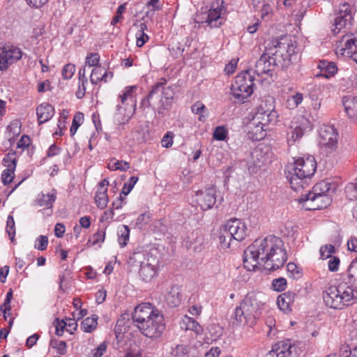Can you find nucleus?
<instances>
[{"label":"nucleus","mask_w":357,"mask_h":357,"mask_svg":"<svg viewBox=\"0 0 357 357\" xmlns=\"http://www.w3.org/2000/svg\"><path fill=\"white\" fill-rule=\"evenodd\" d=\"M354 20L353 9L349 3H344L339 6L338 10L335 13L332 24V32L336 35L343 29H349Z\"/></svg>","instance_id":"obj_7"},{"label":"nucleus","mask_w":357,"mask_h":357,"mask_svg":"<svg viewBox=\"0 0 357 357\" xmlns=\"http://www.w3.org/2000/svg\"><path fill=\"white\" fill-rule=\"evenodd\" d=\"M297 294L291 291H288L278 296L277 304L278 307L284 312L291 311V305L294 303Z\"/></svg>","instance_id":"obj_22"},{"label":"nucleus","mask_w":357,"mask_h":357,"mask_svg":"<svg viewBox=\"0 0 357 357\" xmlns=\"http://www.w3.org/2000/svg\"><path fill=\"white\" fill-rule=\"evenodd\" d=\"M186 330L192 331L197 334H199L202 331L201 326L195 320L190 317L187 318Z\"/></svg>","instance_id":"obj_48"},{"label":"nucleus","mask_w":357,"mask_h":357,"mask_svg":"<svg viewBox=\"0 0 357 357\" xmlns=\"http://www.w3.org/2000/svg\"><path fill=\"white\" fill-rule=\"evenodd\" d=\"M247 227L240 219H231L220 229L219 240L223 248H229L232 240L243 241L246 236Z\"/></svg>","instance_id":"obj_5"},{"label":"nucleus","mask_w":357,"mask_h":357,"mask_svg":"<svg viewBox=\"0 0 357 357\" xmlns=\"http://www.w3.org/2000/svg\"><path fill=\"white\" fill-rule=\"evenodd\" d=\"M105 238V231L103 230L98 229V231L94 234L91 239L87 242L88 246H92L99 243L104 242Z\"/></svg>","instance_id":"obj_38"},{"label":"nucleus","mask_w":357,"mask_h":357,"mask_svg":"<svg viewBox=\"0 0 357 357\" xmlns=\"http://www.w3.org/2000/svg\"><path fill=\"white\" fill-rule=\"evenodd\" d=\"M118 241L121 247H124L127 245V241L129 240L130 229L127 225H122L118 230Z\"/></svg>","instance_id":"obj_33"},{"label":"nucleus","mask_w":357,"mask_h":357,"mask_svg":"<svg viewBox=\"0 0 357 357\" xmlns=\"http://www.w3.org/2000/svg\"><path fill=\"white\" fill-rule=\"evenodd\" d=\"M139 331L146 337L157 339L160 337L165 329V324L163 314L155 312L154 317L137 328Z\"/></svg>","instance_id":"obj_8"},{"label":"nucleus","mask_w":357,"mask_h":357,"mask_svg":"<svg viewBox=\"0 0 357 357\" xmlns=\"http://www.w3.org/2000/svg\"><path fill=\"white\" fill-rule=\"evenodd\" d=\"M222 14L223 10L219 6L218 3H216V6L213 3L208 11L206 22L211 27H219L223 23Z\"/></svg>","instance_id":"obj_21"},{"label":"nucleus","mask_w":357,"mask_h":357,"mask_svg":"<svg viewBox=\"0 0 357 357\" xmlns=\"http://www.w3.org/2000/svg\"><path fill=\"white\" fill-rule=\"evenodd\" d=\"M345 193L350 200L357 199V178L354 182L349 183L345 188Z\"/></svg>","instance_id":"obj_35"},{"label":"nucleus","mask_w":357,"mask_h":357,"mask_svg":"<svg viewBox=\"0 0 357 357\" xmlns=\"http://www.w3.org/2000/svg\"><path fill=\"white\" fill-rule=\"evenodd\" d=\"M155 312L160 311L149 303H143L135 307L132 318L135 326L138 328L146 321L155 316Z\"/></svg>","instance_id":"obj_15"},{"label":"nucleus","mask_w":357,"mask_h":357,"mask_svg":"<svg viewBox=\"0 0 357 357\" xmlns=\"http://www.w3.org/2000/svg\"><path fill=\"white\" fill-rule=\"evenodd\" d=\"M252 70H247L239 73L231 86V93L234 102L243 103L253 93L255 77L251 74Z\"/></svg>","instance_id":"obj_6"},{"label":"nucleus","mask_w":357,"mask_h":357,"mask_svg":"<svg viewBox=\"0 0 357 357\" xmlns=\"http://www.w3.org/2000/svg\"><path fill=\"white\" fill-rule=\"evenodd\" d=\"M83 119L84 115L82 112H77L75 113L71 127L70 128L71 136H73L76 133L79 126H80V122L82 121Z\"/></svg>","instance_id":"obj_37"},{"label":"nucleus","mask_w":357,"mask_h":357,"mask_svg":"<svg viewBox=\"0 0 357 357\" xmlns=\"http://www.w3.org/2000/svg\"><path fill=\"white\" fill-rule=\"evenodd\" d=\"M143 258V255L139 252H135L130 256L129 263L134 265L135 262H138L140 264V269L139 271V276L145 282L151 281L156 274V268L153 264L149 259L146 261H141Z\"/></svg>","instance_id":"obj_14"},{"label":"nucleus","mask_w":357,"mask_h":357,"mask_svg":"<svg viewBox=\"0 0 357 357\" xmlns=\"http://www.w3.org/2000/svg\"><path fill=\"white\" fill-rule=\"evenodd\" d=\"M289 168L292 169V171H294L298 176L306 178L312 176L315 173L317 162L313 156L308 155L305 158H297Z\"/></svg>","instance_id":"obj_13"},{"label":"nucleus","mask_w":357,"mask_h":357,"mask_svg":"<svg viewBox=\"0 0 357 357\" xmlns=\"http://www.w3.org/2000/svg\"><path fill=\"white\" fill-rule=\"evenodd\" d=\"M98 317L96 314L92 315L91 317L84 319L81 324V328L83 331L86 333H91L94 330L98 324Z\"/></svg>","instance_id":"obj_31"},{"label":"nucleus","mask_w":357,"mask_h":357,"mask_svg":"<svg viewBox=\"0 0 357 357\" xmlns=\"http://www.w3.org/2000/svg\"><path fill=\"white\" fill-rule=\"evenodd\" d=\"M320 255L323 259L332 257V255L335 252V250L332 245H326L320 248Z\"/></svg>","instance_id":"obj_47"},{"label":"nucleus","mask_w":357,"mask_h":357,"mask_svg":"<svg viewBox=\"0 0 357 357\" xmlns=\"http://www.w3.org/2000/svg\"><path fill=\"white\" fill-rule=\"evenodd\" d=\"M56 198V191L53 189L47 194L40 193L38 195L36 202L40 206L51 208Z\"/></svg>","instance_id":"obj_28"},{"label":"nucleus","mask_w":357,"mask_h":357,"mask_svg":"<svg viewBox=\"0 0 357 357\" xmlns=\"http://www.w3.org/2000/svg\"><path fill=\"white\" fill-rule=\"evenodd\" d=\"M194 197L195 202L203 211L211 209L217 202L215 188L209 187L197 190Z\"/></svg>","instance_id":"obj_17"},{"label":"nucleus","mask_w":357,"mask_h":357,"mask_svg":"<svg viewBox=\"0 0 357 357\" xmlns=\"http://www.w3.org/2000/svg\"><path fill=\"white\" fill-rule=\"evenodd\" d=\"M167 80L165 78H161L153 86L149 93V98L153 102V104L157 106V109L159 114H162V111L167 109L169 107V102H165L162 96V89L163 86H166Z\"/></svg>","instance_id":"obj_19"},{"label":"nucleus","mask_w":357,"mask_h":357,"mask_svg":"<svg viewBox=\"0 0 357 357\" xmlns=\"http://www.w3.org/2000/svg\"><path fill=\"white\" fill-rule=\"evenodd\" d=\"M295 43L290 36L286 35L271 41L265 48L272 59L275 60L278 68L285 70L291 64L296 54Z\"/></svg>","instance_id":"obj_3"},{"label":"nucleus","mask_w":357,"mask_h":357,"mask_svg":"<svg viewBox=\"0 0 357 357\" xmlns=\"http://www.w3.org/2000/svg\"><path fill=\"white\" fill-rule=\"evenodd\" d=\"M54 114V108L48 103H43L36 108L38 124L41 125L49 121Z\"/></svg>","instance_id":"obj_24"},{"label":"nucleus","mask_w":357,"mask_h":357,"mask_svg":"<svg viewBox=\"0 0 357 357\" xmlns=\"http://www.w3.org/2000/svg\"><path fill=\"white\" fill-rule=\"evenodd\" d=\"M303 100V96L301 93H296L287 100V104L289 107L295 108L300 105Z\"/></svg>","instance_id":"obj_42"},{"label":"nucleus","mask_w":357,"mask_h":357,"mask_svg":"<svg viewBox=\"0 0 357 357\" xmlns=\"http://www.w3.org/2000/svg\"><path fill=\"white\" fill-rule=\"evenodd\" d=\"M107 345L105 342H102L97 348L94 349L93 357H102L106 351Z\"/></svg>","instance_id":"obj_64"},{"label":"nucleus","mask_w":357,"mask_h":357,"mask_svg":"<svg viewBox=\"0 0 357 357\" xmlns=\"http://www.w3.org/2000/svg\"><path fill=\"white\" fill-rule=\"evenodd\" d=\"M299 201L306 210H320L329 206L332 199L329 195H320L309 192L302 194Z\"/></svg>","instance_id":"obj_12"},{"label":"nucleus","mask_w":357,"mask_h":357,"mask_svg":"<svg viewBox=\"0 0 357 357\" xmlns=\"http://www.w3.org/2000/svg\"><path fill=\"white\" fill-rule=\"evenodd\" d=\"M138 181V177L137 176H131L128 181L125 183L121 190V194L124 196H127L130 192L132 190L134 185Z\"/></svg>","instance_id":"obj_41"},{"label":"nucleus","mask_w":357,"mask_h":357,"mask_svg":"<svg viewBox=\"0 0 357 357\" xmlns=\"http://www.w3.org/2000/svg\"><path fill=\"white\" fill-rule=\"evenodd\" d=\"M136 89H137V86H127L126 88V90H125V92L123 93V94L119 96V98H121V102L123 104L125 102V101L130 96H132V92L134 91H135Z\"/></svg>","instance_id":"obj_62"},{"label":"nucleus","mask_w":357,"mask_h":357,"mask_svg":"<svg viewBox=\"0 0 357 357\" xmlns=\"http://www.w3.org/2000/svg\"><path fill=\"white\" fill-rule=\"evenodd\" d=\"M6 232L8 233L11 241H13L15 234V229L14 218L11 215H9L7 219Z\"/></svg>","instance_id":"obj_44"},{"label":"nucleus","mask_w":357,"mask_h":357,"mask_svg":"<svg viewBox=\"0 0 357 357\" xmlns=\"http://www.w3.org/2000/svg\"><path fill=\"white\" fill-rule=\"evenodd\" d=\"M75 71V66L72 63L66 64L62 69V77L65 79H70Z\"/></svg>","instance_id":"obj_46"},{"label":"nucleus","mask_w":357,"mask_h":357,"mask_svg":"<svg viewBox=\"0 0 357 357\" xmlns=\"http://www.w3.org/2000/svg\"><path fill=\"white\" fill-rule=\"evenodd\" d=\"M287 272L291 275V277L296 279H298L301 277V273L298 269L297 265L294 263L289 262L287 265Z\"/></svg>","instance_id":"obj_52"},{"label":"nucleus","mask_w":357,"mask_h":357,"mask_svg":"<svg viewBox=\"0 0 357 357\" xmlns=\"http://www.w3.org/2000/svg\"><path fill=\"white\" fill-rule=\"evenodd\" d=\"M192 111L193 113L199 114L198 119L200 121H205L206 119L207 109L201 102H197L192 106Z\"/></svg>","instance_id":"obj_34"},{"label":"nucleus","mask_w":357,"mask_h":357,"mask_svg":"<svg viewBox=\"0 0 357 357\" xmlns=\"http://www.w3.org/2000/svg\"><path fill=\"white\" fill-rule=\"evenodd\" d=\"M103 72L104 68L100 66L94 68L90 77L91 82L93 84H97L99 82L102 81Z\"/></svg>","instance_id":"obj_39"},{"label":"nucleus","mask_w":357,"mask_h":357,"mask_svg":"<svg viewBox=\"0 0 357 357\" xmlns=\"http://www.w3.org/2000/svg\"><path fill=\"white\" fill-rule=\"evenodd\" d=\"M189 351V348L186 345L178 344L172 349V354L175 356H181L187 354Z\"/></svg>","instance_id":"obj_55"},{"label":"nucleus","mask_w":357,"mask_h":357,"mask_svg":"<svg viewBox=\"0 0 357 357\" xmlns=\"http://www.w3.org/2000/svg\"><path fill=\"white\" fill-rule=\"evenodd\" d=\"M305 123H308L307 121L301 117V121L300 124L297 123H293L289 131L287 132V142L289 145H292L296 141L300 139L304 133V127Z\"/></svg>","instance_id":"obj_23"},{"label":"nucleus","mask_w":357,"mask_h":357,"mask_svg":"<svg viewBox=\"0 0 357 357\" xmlns=\"http://www.w3.org/2000/svg\"><path fill=\"white\" fill-rule=\"evenodd\" d=\"M265 127V126H262L261 124L252 125V121L250 123V130L249 132L252 135V137L254 140H260L266 136Z\"/></svg>","instance_id":"obj_32"},{"label":"nucleus","mask_w":357,"mask_h":357,"mask_svg":"<svg viewBox=\"0 0 357 357\" xmlns=\"http://www.w3.org/2000/svg\"><path fill=\"white\" fill-rule=\"evenodd\" d=\"M340 259L337 257H331L328 261V269L331 272H336L339 268Z\"/></svg>","instance_id":"obj_61"},{"label":"nucleus","mask_w":357,"mask_h":357,"mask_svg":"<svg viewBox=\"0 0 357 357\" xmlns=\"http://www.w3.org/2000/svg\"><path fill=\"white\" fill-rule=\"evenodd\" d=\"M99 58L100 57L98 54L91 53L89 55L86 56V64L89 65L91 67H98V64L99 63Z\"/></svg>","instance_id":"obj_59"},{"label":"nucleus","mask_w":357,"mask_h":357,"mask_svg":"<svg viewBox=\"0 0 357 357\" xmlns=\"http://www.w3.org/2000/svg\"><path fill=\"white\" fill-rule=\"evenodd\" d=\"M273 98H270L264 104H261L257 108V111L252 120V125H259L267 126L271 123H275L278 117L277 112L271 103Z\"/></svg>","instance_id":"obj_9"},{"label":"nucleus","mask_w":357,"mask_h":357,"mask_svg":"<svg viewBox=\"0 0 357 357\" xmlns=\"http://www.w3.org/2000/svg\"><path fill=\"white\" fill-rule=\"evenodd\" d=\"M112 170H121L126 171L129 169L130 165L128 162L123 160L115 161L112 164L110 162L108 167Z\"/></svg>","instance_id":"obj_51"},{"label":"nucleus","mask_w":357,"mask_h":357,"mask_svg":"<svg viewBox=\"0 0 357 357\" xmlns=\"http://www.w3.org/2000/svg\"><path fill=\"white\" fill-rule=\"evenodd\" d=\"M276 68H278V63L272 59V56L268 54L265 48V52L256 62L254 73L264 79L268 77L273 78L275 76Z\"/></svg>","instance_id":"obj_11"},{"label":"nucleus","mask_w":357,"mask_h":357,"mask_svg":"<svg viewBox=\"0 0 357 357\" xmlns=\"http://www.w3.org/2000/svg\"><path fill=\"white\" fill-rule=\"evenodd\" d=\"M14 169L6 168L4 169L1 174L2 183L6 185L12 182L14 178Z\"/></svg>","instance_id":"obj_50"},{"label":"nucleus","mask_w":357,"mask_h":357,"mask_svg":"<svg viewBox=\"0 0 357 357\" xmlns=\"http://www.w3.org/2000/svg\"><path fill=\"white\" fill-rule=\"evenodd\" d=\"M151 219V214L149 212L142 213L136 220V225L142 227L149 223Z\"/></svg>","instance_id":"obj_58"},{"label":"nucleus","mask_w":357,"mask_h":357,"mask_svg":"<svg viewBox=\"0 0 357 357\" xmlns=\"http://www.w3.org/2000/svg\"><path fill=\"white\" fill-rule=\"evenodd\" d=\"M287 260L283 241L275 236L256 239L244 251L243 265L248 271H255L264 264V269L273 271L279 269Z\"/></svg>","instance_id":"obj_1"},{"label":"nucleus","mask_w":357,"mask_h":357,"mask_svg":"<svg viewBox=\"0 0 357 357\" xmlns=\"http://www.w3.org/2000/svg\"><path fill=\"white\" fill-rule=\"evenodd\" d=\"M182 296L178 286H172L165 295V301L171 307L178 306L181 301Z\"/></svg>","instance_id":"obj_25"},{"label":"nucleus","mask_w":357,"mask_h":357,"mask_svg":"<svg viewBox=\"0 0 357 357\" xmlns=\"http://www.w3.org/2000/svg\"><path fill=\"white\" fill-rule=\"evenodd\" d=\"M266 296L261 292H249L234 310L233 326L252 327L261 313Z\"/></svg>","instance_id":"obj_2"},{"label":"nucleus","mask_w":357,"mask_h":357,"mask_svg":"<svg viewBox=\"0 0 357 357\" xmlns=\"http://www.w3.org/2000/svg\"><path fill=\"white\" fill-rule=\"evenodd\" d=\"M344 47L340 48L337 52L342 56L351 58L357 63V36L351 33L342 38Z\"/></svg>","instance_id":"obj_20"},{"label":"nucleus","mask_w":357,"mask_h":357,"mask_svg":"<svg viewBox=\"0 0 357 357\" xmlns=\"http://www.w3.org/2000/svg\"><path fill=\"white\" fill-rule=\"evenodd\" d=\"M174 135L171 132H167L162 137L161 143L162 146L165 148H169L173 144Z\"/></svg>","instance_id":"obj_60"},{"label":"nucleus","mask_w":357,"mask_h":357,"mask_svg":"<svg viewBox=\"0 0 357 357\" xmlns=\"http://www.w3.org/2000/svg\"><path fill=\"white\" fill-rule=\"evenodd\" d=\"M298 354V347L287 340L275 344L266 357H296Z\"/></svg>","instance_id":"obj_18"},{"label":"nucleus","mask_w":357,"mask_h":357,"mask_svg":"<svg viewBox=\"0 0 357 357\" xmlns=\"http://www.w3.org/2000/svg\"><path fill=\"white\" fill-rule=\"evenodd\" d=\"M15 155V152L8 153L3 159V163L8 169H14L16 167V159L13 158Z\"/></svg>","instance_id":"obj_45"},{"label":"nucleus","mask_w":357,"mask_h":357,"mask_svg":"<svg viewBox=\"0 0 357 357\" xmlns=\"http://www.w3.org/2000/svg\"><path fill=\"white\" fill-rule=\"evenodd\" d=\"M50 347L56 349L58 354L63 355L66 353V342L64 341H58L54 338H52L50 342Z\"/></svg>","instance_id":"obj_36"},{"label":"nucleus","mask_w":357,"mask_h":357,"mask_svg":"<svg viewBox=\"0 0 357 357\" xmlns=\"http://www.w3.org/2000/svg\"><path fill=\"white\" fill-rule=\"evenodd\" d=\"M22 56V52L17 47L6 45L0 48V70H6L10 65L17 62Z\"/></svg>","instance_id":"obj_16"},{"label":"nucleus","mask_w":357,"mask_h":357,"mask_svg":"<svg viewBox=\"0 0 357 357\" xmlns=\"http://www.w3.org/2000/svg\"><path fill=\"white\" fill-rule=\"evenodd\" d=\"M288 173L287 178L289 179L291 188L295 191L298 190L300 187L303 186V179L305 178L298 176L291 168L289 169Z\"/></svg>","instance_id":"obj_30"},{"label":"nucleus","mask_w":357,"mask_h":357,"mask_svg":"<svg viewBox=\"0 0 357 357\" xmlns=\"http://www.w3.org/2000/svg\"><path fill=\"white\" fill-rule=\"evenodd\" d=\"M161 93L165 102H169V104H170V100L173 99L174 95L172 86H163ZM170 105H169V106Z\"/></svg>","instance_id":"obj_49"},{"label":"nucleus","mask_w":357,"mask_h":357,"mask_svg":"<svg viewBox=\"0 0 357 357\" xmlns=\"http://www.w3.org/2000/svg\"><path fill=\"white\" fill-rule=\"evenodd\" d=\"M213 137L218 141H223L227 137V130L223 126H218L215 128Z\"/></svg>","instance_id":"obj_53"},{"label":"nucleus","mask_w":357,"mask_h":357,"mask_svg":"<svg viewBox=\"0 0 357 357\" xmlns=\"http://www.w3.org/2000/svg\"><path fill=\"white\" fill-rule=\"evenodd\" d=\"M335 190V187L332 185V183L326 181H321L314 185L313 187V190L311 192L314 193L315 195H329L331 193L334 192Z\"/></svg>","instance_id":"obj_29"},{"label":"nucleus","mask_w":357,"mask_h":357,"mask_svg":"<svg viewBox=\"0 0 357 357\" xmlns=\"http://www.w3.org/2000/svg\"><path fill=\"white\" fill-rule=\"evenodd\" d=\"M343 105L345 112L349 117L355 118L357 116V97L351 96L343 98Z\"/></svg>","instance_id":"obj_27"},{"label":"nucleus","mask_w":357,"mask_h":357,"mask_svg":"<svg viewBox=\"0 0 357 357\" xmlns=\"http://www.w3.org/2000/svg\"><path fill=\"white\" fill-rule=\"evenodd\" d=\"M317 67L321 70V72L325 73L324 76L326 78L334 76L338 70L335 63L333 61H327L325 60L319 61ZM319 76H323V75H317V77Z\"/></svg>","instance_id":"obj_26"},{"label":"nucleus","mask_w":357,"mask_h":357,"mask_svg":"<svg viewBox=\"0 0 357 357\" xmlns=\"http://www.w3.org/2000/svg\"><path fill=\"white\" fill-rule=\"evenodd\" d=\"M272 289L276 291H282L287 287V280L284 278L274 279L272 281Z\"/></svg>","instance_id":"obj_43"},{"label":"nucleus","mask_w":357,"mask_h":357,"mask_svg":"<svg viewBox=\"0 0 357 357\" xmlns=\"http://www.w3.org/2000/svg\"><path fill=\"white\" fill-rule=\"evenodd\" d=\"M319 144L326 153H331L337 147L339 134L332 125H323L319 129Z\"/></svg>","instance_id":"obj_10"},{"label":"nucleus","mask_w":357,"mask_h":357,"mask_svg":"<svg viewBox=\"0 0 357 357\" xmlns=\"http://www.w3.org/2000/svg\"><path fill=\"white\" fill-rule=\"evenodd\" d=\"M323 299L328 307L333 309H342L344 306L351 305L352 301L357 298L351 287L339 284L337 287H330L324 292Z\"/></svg>","instance_id":"obj_4"},{"label":"nucleus","mask_w":357,"mask_h":357,"mask_svg":"<svg viewBox=\"0 0 357 357\" xmlns=\"http://www.w3.org/2000/svg\"><path fill=\"white\" fill-rule=\"evenodd\" d=\"M136 38H137V46L139 47H142L146 42L149 40V36L145 33H136Z\"/></svg>","instance_id":"obj_63"},{"label":"nucleus","mask_w":357,"mask_h":357,"mask_svg":"<svg viewBox=\"0 0 357 357\" xmlns=\"http://www.w3.org/2000/svg\"><path fill=\"white\" fill-rule=\"evenodd\" d=\"M48 244V238L46 236H40L36 241L35 248L38 250H45Z\"/></svg>","instance_id":"obj_54"},{"label":"nucleus","mask_w":357,"mask_h":357,"mask_svg":"<svg viewBox=\"0 0 357 357\" xmlns=\"http://www.w3.org/2000/svg\"><path fill=\"white\" fill-rule=\"evenodd\" d=\"M8 129L13 135H18L21 131V123L19 120L13 121L8 126Z\"/></svg>","instance_id":"obj_56"},{"label":"nucleus","mask_w":357,"mask_h":357,"mask_svg":"<svg viewBox=\"0 0 357 357\" xmlns=\"http://www.w3.org/2000/svg\"><path fill=\"white\" fill-rule=\"evenodd\" d=\"M95 199L98 207L101 209L105 208L109 202L107 194L104 193V192H96Z\"/></svg>","instance_id":"obj_40"},{"label":"nucleus","mask_w":357,"mask_h":357,"mask_svg":"<svg viewBox=\"0 0 357 357\" xmlns=\"http://www.w3.org/2000/svg\"><path fill=\"white\" fill-rule=\"evenodd\" d=\"M54 324L56 328V334L58 336H62L64 328L67 326V321L64 320L59 321V319H56Z\"/></svg>","instance_id":"obj_57"}]
</instances>
